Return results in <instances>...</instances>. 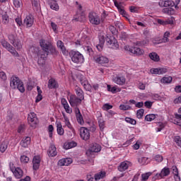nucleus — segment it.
Here are the masks:
<instances>
[{
  "mask_svg": "<svg viewBox=\"0 0 181 181\" xmlns=\"http://www.w3.org/2000/svg\"><path fill=\"white\" fill-rule=\"evenodd\" d=\"M18 134H23L25 132V124H21L18 129Z\"/></svg>",
  "mask_w": 181,
  "mask_h": 181,
  "instance_id": "59",
  "label": "nucleus"
},
{
  "mask_svg": "<svg viewBox=\"0 0 181 181\" xmlns=\"http://www.w3.org/2000/svg\"><path fill=\"white\" fill-rule=\"evenodd\" d=\"M87 181H97L95 176H93L91 175H88L86 177Z\"/></svg>",
  "mask_w": 181,
  "mask_h": 181,
  "instance_id": "62",
  "label": "nucleus"
},
{
  "mask_svg": "<svg viewBox=\"0 0 181 181\" xmlns=\"http://www.w3.org/2000/svg\"><path fill=\"white\" fill-rule=\"evenodd\" d=\"M48 88H59V83L54 78H51L48 81Z\"/></svg>",
  "mask_w": 181,
  "mask_h": 181,
  "instance_id": "27",
  "label": "nucleus"
},
{
  "mask_svg": "<svg viewBox=\"0 0 181 181\" xmlns=\"http://www.w3.org/2000/svg\"><path fill=\"white\" fill-rule=\"evenodd\" d=\"M112 108V105L106 103L104 104L103 106L102 107V109L103 110V111H108V110H111Z\"/></svg>",
  "mask_w": 181,
  "mask_h": 181,
  "instance_id": "56",
  "label": "nucleus"
},
{
  "mask_svg": "<svg viewBox=\"0 0 181 181\" xmlns=\"http://www.w3.org/2000/svg\"><path fill=\"white\" fill-rule=\"evenodd\" d=\"M152 175V173L148 172L144 174H141V181H148L149 177Z\"/></svg>",
  "mask_w": 181,
  "mask_h": 181,
  "instance_id": "46",
  "label": "nucleus"
},
{
  "mask_svg": "<svg viewBox=\"0 0 181 181\" xmlns=\"http://www.w3.org/2000/svg\"><path fill=\"white\" fill-rule=\"evenodd\" d=\"M80 136L83 141H88L90 139V130L86 127H81L80 129Z\"/></svg>",
  "mask_w": 181,
  "mask_h": 181,
  "instance_id": "12",
  "label": "nucleus"
},
{
  "mask_svg": "<svg viewBox=\"0 0 181 181\" xmlns=\"http://www.w3.org/2000/svg\"><path fill=\"white\" fill-rule=\"evenodd\" d=\"M64 122L66 127H67V128H69V129H71V131H72V132H74V129L73 128L71 123H70V120L69 119V118L65 117Z\"/></svg>",
  "mask_w": 181,
  "mask_h": 181,
  "instance_id": "43",
  "label": "nucleus"
},
{
  "mask_svg": "<svg viewBox=\"0 0 181 181\" xmlns=\"http://www.w3.org/2000/svg\"><path fill=\"white\" fill-rule=\"evenodd\" d=\"M64 108L67 114H71L73 112V110L71 109V107H70V105H69V104L64 106Z\"/></svg>",
  "mask_w": 181,
  "mask_h": 181,
  "instance_id": "58",
  "label": "nucleus"
},
{
  "mask_svg": "<svg viewBox=\"0 0 181 181\" xmlns=\"http://www.w3.org/2000/svg\"><path fill=\"white\" fill-rule=\"evenodd\" d=\"M169 36H170V33L167 31L164 33V36L162 40L153 42V43H154V45H159L160 43H166L167 42H169Z\"/></svg>",
  "mask_w": 181,
  "mask_h": 181,
  "instance_id": "25",
  "label": "nucleus"
},
{
  "mask_svg": "<svg viewBox=\"0 0 181 181\" xmlns=\"http://www.w3.org/2000/svg\"><path fill=\"white\" fill-rule=\"evenodd\" d=\"M20 159L21 163H28L29 162V157L26 156H21Z\"/></svg>",
  "mask_w": 181,
  "mask_h": 181,
  "instance_id": "55",
  "label": "nucleus"
},
{
  "mask_svg": "<svg viewBox=\"0 0 181 181\" xmlns=\"http://www.w3.org/2000/svg\"><path fill=\"white\" fill-rule=\"evenodd\" d=\"M156 117H158V115H154V114L147 115L145 117V121L151 122V121H153V119H155V118H156Z\"/></svg>",
  "mask_w": 181,
  "mask_h": 181,
  "instance_id": "41",
  "label": "nucleus"
},
{
  "mask_svg": "<svg viewBox=\"0 0 181 181\" xmlns=\"http://www.w3.org/2000/svg\"><path fill=\"white\" fill-rule=\"evenodd\" d=\"M40 168V156H35L33 157V170H39Z\"/></svg>",
  "mask_w": 181,
  "mask_h": 181,
  "instance_id": "17",
  "label": "nucleus"
},
{
  "mask_svg": "<svg viewBox=\"0 0 181 181\" xmlns=\"http://www.w3.org/2000/svg\"><path fill=\"white\" fill-rule=\"evenodd\" d=\"M49 6L53 11H59V9H60V7L56 1H51L49 2Z\"/></svg>",
  "mask_w": 181,
  "mask_h": 181,
  "instance_id": "39",
  "label": "nucleus"
},
{
  "mask_svg": "<svg viewBox=\"0 0 181 181\" xmlns=\"http://www.w3.org/2000/svg\"><path fill=\"white\" fill-rule=\"evenodd\" d=\"M99 115L100 116L98 117V125L100 131L103 132L105 128V121H104V119H103V116H101V112H99Z\"/></svg>",
  "mask_w": 181,
  "mask_h": 181,
  "instance_id": "28",
  "label": "nucleus"
},
{
  "mask_svg": "<svg viewBox=\"0 0 181 181\" xmlns=\"http://www.w3.org/2000/svg\"><path fill=\"white\" fill-rule=\"evenodd\" d=\"M149 43V40L148 38H145L144 40L141 41H137L136 42V45L139 46H146Z\"/></svg>",
  "mask_w": 181,
  "mask_h": 181,
  "instance_id": "45",
  "label": "nucleus"
},
{
  "mask_svg": "<svg viewBox=\"0 0 181 181\" xmlns=\"http://www.w3.org/2000/svg\"><path fill=\"white\" fill-rule=\"evenodd\" d=\"M124 49L126 50V52H130V53L136 54V56H142V54L144 53V49L138 47L125 45Z\"/></svg>",
  "mask_w": 181,
  "mask_h": 181,
  "instance_id": "8",
  "label": "nucleus"
},
{
  "mask_svg": "<svg viewBox=\"0 0 181 181\" xmlns=\"http://www.w3.org/2000/svg\"><path fill=\"white\" fill-rule=\"evenodd\" d=\"M39 43L42 49H38L37 52V56L38 57L37 63L40 66H44L49 54L57 56L59 52L57 51L55 46H53L50 42L46 40L41 39Z\"/></svg>",
  "mask_w": 181,
  "mask_h": 181,
  "instance_id": "1",
  "label": "nucleus"
},
{
  "mask_svg": "<svg viewBox=\"0 0 181 181\" xmlns=\"http://www.w3.org/2000/svg\"><path fill=\"white\" fill-rule=\"evenodd\" d=\"M75 92L78 98L84 100V91L78 86H75Z\"/></svg>",
  "mask_w": 181,
  "mask_h": 181,
  "instance_id": "29",
  "label": "nucleus"
},
{
  "mask_svg": "<svg viewBox=\"0 0 181 181\" xmlns=\"http://www.w3.org/2000/svg\"><path fill=\"white\" fill-rule=\"evenodd\" d=\"M153 104V103H152L151 101H146L144 103V105H145L146 108H151Z\"/></svg>",
  "mask_w": 181,
  "mask_h": 181,
  "instance_id": "63",
  "label": "nucleus"
},
{
  "mask_svg": "<svg viewBox=\"0 0 181 181\" xmlns=\"http://www.w3.org/2000/svg\"><path fill=\"white\" fill-rule=\"evenodd\" d=\"M163 128H165V124L160 122L158 123V127L156 128V132H160Z\"/></svg>",
  "mask_w": 181,
  "mask_h": 181,
  "instance_id": "57",
  "label": "nucleus"
},
{
  "mask_svg": "<svg viewBox=\"0 0 181 181\" xmlns=\"http://www.w3.org/2000/svg\"><path fill=\"white\" fill-rule=\"evenodd\" d=\"M1 46H3V47H4V49H6V50H8V52H10L11 53V54L13 56H14V57H19V54L18 53L16 49H15V47H13L12 45H11V44H9V42H8V41H6L5 40H1Z\"/></svg>",
  "mask_w": 181,
  "mask_h": 181,
  "instance_id": "6",
  "label": "nucleus"
},
{
  "mask_svg": "<svg viewBox=\"0 0 181 181\" xmlns=\"http://www.w3.org/2000/svg\"><path fill=\"white\" fill-rule=\"evenodd\" d=\"M8 42L13 45V46L17 50H21L22 49V42L18 38V35L16 34H10L8 35Z\"/></svg>",
  "mask_w": 181,
  "mask_h": 181,
  "instance_id": "5",
  "label": "nucleus"
},
{
  "mask_svg": "<svg viewBox=\"0 0 181 181\" xmlns=\"http://www.w3.org/2000/svg\"><path fill=\"white\" fill-rule=\"evenodd\" d=\"M6 149H8V142L3 141L0 144V152H1V153H4V152H5V151H6Z\"/></svg>",
  "mask_w": 181,
  "mask_h": 181,
  "instance_id": "42",
  "label": "nucleus"
},
{
  "mask_svg": "<svg viewBox=\"0 0 181 181\" xmlns=\"http://www.w3.org/2000/svg\"><path fill=\"white\" fill-rule=\"evenodd\" d=\"M107 91L112 93V94H115V93H117V87L115 86L111 87V85H107Z\"/></svg>",
  "mask_w": 181,
  "mask_h": 181,
  "instance_id": "53",
  "label": "nucleus"
},
{
  "mask_svg": "<svg viewBox=\"0 0 181 181\" xmlns=\"http://www.w3.org/2000/svg\"><path fill=\"white\" fill-rule=\"evenodd\" d=\"M80 83L86 91H91V85L88 83V81L87 80V78H86V77H81Z\"/></svg>",
  "mask_w": 181,
  "mask_h": 181,
  "instance_id": "14",
  "label": "nucleus"
},
{
  "mask_svg": "<svg viewBox=\"0 0 181 181\" xmlns=\"http://www.w3.org/2000/svg\"><path fill=\"white\" fill-rule=\"evenodd\" d=\"M28 122L31 128H36V125L39 123L36 113L31 112L28 115Z\"/></svg>",
  "mask_w": 181,
  "mask_h": 181,
  "instance_id": "7",
  "label": "nucleus"
},
{
  "mask_svg": "<svg viewBox=\"0 0 181 181\" xmlns=\"http://www.w3.org/2000/svg\"><path fill=\"white\" fill-rule=\"evenodd\" d=\"M174 141L177 144V146L181 148V137L180 136H175L174 138Z\"/></svg>",
  "mask_w": 181,
  "mask_h": 181,
  "instance_id": "54",
  "label": "nucleus"
},
{
  "mask_svg": "<svg viewBox=\"0 0 181 181\" xmlns=\"http://www.w3.org/2000/svg\"><path fill=\"white\" fill-rule=\"evenodd\" d=\"M32 5L35 9L39 8V0H32Z\"/></svg>",
  "mask_w": 181,
  "mask_h": 181,
  "instance_id": "60",
  "label": "nucleus"
},
{
  "mask_svg": "<svg viewBox=\"0 0 181 181\" xmlns=\"http://www.w3.org/2000/svg\"><path fill=\"white\" fill-rule=\"evenodd\" d=\"M113 83L117 86H125L127 84V78L122 74H116L112 78Z\"/></svg>",
  "mask_w": 181,
  "mask_h": 181,
  "instance_id": "9",
  "label": "nucleus"
},
{
  "mask_svg": "<svg viewBox=\"0 0 181 181\" xmlns=\"http://www.w3.org/2000/svg\"><path fill=\"white\" fill-rule=\"evenodd\" d=\"M169 71L168 68H153L150 70L151 74H166Z\"/></svg>",
  "mask_w": 181,
  "mask_h": 181,
  "instance_id": "15",
  "label": "nucleus"
},
{
  "mask_svg": "<svg viewBox=\"0 0 181 181\" xmlns=\"http://www.w3.org/2000/svg\"><path fill=\"white\" fill-rule=\"evenodd\" d=\"M10 87L13 90H15V88H18L20 93H25V86H23V82L21 81L18 76H11L10 81Z\"/></svg>",
  "mask_w": 181,
  "mask_h": 181,
  "instance_id": "2",
  "label": "nucleus"
},
{
  "mask_svg": "<svg viewBox=\"0 0 181 181\" xmlns=\"http://www.w3.org/2000/svg\"><path fill=\"white\" fill-rule=\"evenodd\" d=\"M49 156H52V158L57 155V148H56V146L51 145L48 150Z\"/></svg>",
  "mask_w": 181,
  "mask_h": 181,
  "instance_id": "30",
  "label": "nucleus"
},
{
  "mask_svg": "<svg viewBox=\"0 0 181 181\" xmlns=\"http://www.w3.org/2000/svg\"><path fill=\"white\" fill-rule=\"evenodd\" d=\"M148 56L151 60H153V62H159V60H160L159 55H158L156 52H151Z\"/></svg>",
  "mask_w": 181,
  "mask_h": 181,
  "instance_id": "38",
  "label": "nucleus"
},
{
  "mask_svg": "<svg viewBox=\"0 0 181 181\" xmlns=\"http://www.w3.org/2000/svg\"><path fill=\"white\" fill-rule=\"evenodd\" d=\"M175 22V18L171 17L170 18H168L165 21L158 19L157 23L159 25H163V26H165V25H173Z\"/></svg>",
  "mask_w": 181,
  "mask_h": 181,
  "instance_id": "21",
  "label": "nucleus"
},
{
  "mask_svg": "<svg viewBox=\"0 0 181 181\" xmlns=\"http://www.w3.org/2000/svg\"><path fill=\"white\" fill-rule=\"evenodd\" d=\"M101 151V146L98 144H93L92 146L89 148V152L90 155H93V153H97Z\"/></svg>",
  "mask_w": 181,
  "mask_h": 181,
  "instance_id": "23",
  "label": "nucleus"
},
{
  "mask_svg": "<svg viewBox=\"0 0 181 181\" xmlns=\"http://www.w3.org/2000/svg\"><path fill=\"white\" fill-rule=\"evenodd\" d=\"M69 56L72 62L76 63V64H82V63H84V56H83L78 51H71L69 52Z\"/></svg>",
  "mask_w": 181,
  "mask_h": 181,
  "instance_id": "4",
  "label": "nucleus"
},
{
  "mask_svg": "<svg viewBox=\"0 0 181 181\" xmlns=\"http://www.w3.org/2000/svg\"><path fill=\"white\" fill-rule=\"evenodd\" d=\"M85 50L88 53L89 56H94V51H93V48L90 46L85 47Z\"/></svg>",
  "mask_w": 181,
  "mask_h": 181,
  "instance_id": "51",
  "label": "nucleus"
},
{
  "mask_svg": "<svg viewBox=\"0 0 181 181\" xmlns=\"http://www.w3.org/2000/svg\"><path fill=\"white\" fill-rule=\"evenodd\" d=\"M174 104H181V96H179L174 100Z\"/></svg>",
  "mask_w": 181,
  "mask_h": 181,
  "instance_id": "64",
  "label": "nucleus"
},
{
  "mask_svg": "<svg viewBox=\"0 0 181 181\" xmlns=\"http://www.w3.org/2000/svg\"><path fill=\"white\" fill-rule=\"evenodd\" d=\"M93 59L98 64H107L109 62L108 58L102 55H97L94 57Z\"/></svg>",
  "mask_w": 181,
  "mask_h": 181,
  "instance_id": "16",
  "label": "nucleus"
},
{
  "mask_svg": "<svg viewBox=\"0 0 181 181\" xmlns=\"http://www.w3.org/2000/svg\"><path fill=\"white\" fill-rule=\"evenodd\" d=\"M119 108L122 111H128V110L132 109V107L129 105H120Z\"/></svg>",
  "mask_w": 181,
  "mask_h": 181,
  "instance_id": "49",
  "label": "nucleus"
},
{
  "mask_svg": "<svg viewBox=\"0 0 181 181\" xmlns=\"http://www.w3.org/2000/svg\"><path fill=\"white\" fill-rule=\"evenodd\" d=\"M68 100L71 107H75L76 108H77V107L81 104V101L83 100V99H81L80 98L77 97V95L73 94L69 95Z\"/></svg>",
  "mask_w": 181,
  "mask_h": 181,
  "instance_id": "11",
  "label": "nucleus"
},
{
  "mask_svg": "<svg viewBox=\"0 0 181 181\" xmlns=\"http://www.w3.org/2000/svg\"><path fill=\"white\" fill-rule=\"evenodd\" d=\"M12 173L16 179H21L22 176H23V170L21 168H16Z\"/></svg>",
  "mask_w": 181,
  "mask_h": 181,
  "instance_id": "26",
  "label": "nucleus"
},
{
  "mask_svg": "<svg viewBox=\"0 0 181 181\" xmlns=\"http://www.w3.org/2000/svg\"><path fill=\"white\" fill-rule=\"evenodd\" d=\"M107 176V173L105 171H100L99 173L95 174V178L96 181L101 180V179H104Z\"/></svg>",
  "mask_w": 181,
  "mask_h": 181,
  "instance_id": "34",
  "label": "nucleus"
},
{
  "mask_svg": "<svg viewBox=\"0 0 181 181\" xmlns=\"http://www.w3.org/2000/svg\"><path fill=\"white\" fill-rule=\"evenodd\" d=\"M73 163V159L71 158H62L58 161L59 166H69Z\"/></svg>",
  "mask_w": 181,
  "mask_h": 181,
  "instance_id": "20",
  "label": "nucleus"
},
{
  "mask_svg": "<svg viewBox=\"0 0 181 181\" xmlns=\"http://www.w3.org/2000/svg\"><path fill=\"white\" fill-rule=\"evenodd\" d=\"M56 125H57V132L58 135H60L61 136L64 135V129H63L62 122H59L56 123Z\"/></svg>",
  "mask_w": 181,
  "mask_h": 181,
  "instance_id": "32",
  "label": "nucleus"
},
{
  "mask_svg": "<svg viewBox=\"0 0 181 181\" xmlns=\"http://www.w3.org/2000/svg\"><path fill=\"white\" fill-rule=\"evenodd\" d=\"M1 19L4 25H8V23H9V16H8L6 12L1 13Z\"/></svg>",
  "mask_w": 181,
  "mask_h": 181,
  "instance_id": "37",
  "label": "nucleus"
},
{
  "mask_svg": "<svg viewBox=\"0 0 181 181\" xmlns=\"http://www.w3.org/2000/svg\"><path fill=\"white\" fill-rule=\"evenodd\" d=\"M88 21L90 25L93 26H98L103 23V18L100 16V14L95 11H90L88 15Z\"/></svg>",
  "mask_w": 181,
  "mask_h": 181,
  "instance_id": "3",
  "label": "nucleus"
},
{
  "mask_svg": "<svg viewBox=\"0 0 181 181\" xmlns=\"http://www.w3.org/2000/svg\"><path fill=\"white\" fill-rule=\"evenodd\" d=\"M124 121L127 122V124H131V125H136V120L131 117H125Z\"/></svg>",
  "mask_w": 181,
  "mask_h": 181,
  "instance_id": "47",
  "label": "nucleus"
},
{
  "mask_svg": "<svg viewBox=\"0 0 181 181\" xmlns=\"http://www.w3.org/2000/svg\"><path fill=\"white\" fill-rule=\"evenodd\" d=\"M57 47H59V49H60V50L64 56H67V54H69V51L66 49V47H64V43L62 42V40L57 41Z\"/></svg>",
  "mask_w": 181,
  "mask_h": 181,
  "instance_id": "24",
  "label": "nucleus"
},
{
  "mask_svg": "<svg viewBox=\"0 0 181 181\" xmlns=\"http://www.w3.org/2000/svg\"><path fill=\"white\" fill-rule=\"evenodd\" d=\"M154 159L156 162H162V160H163V157L160 155H156L155 157H154Z\"/></svg>",
  "mask_w": 181,
  "mask_h": 181,
  "instance_id": "61",
  "label": "nucleus"
},
{
  "mask_svg": "<svg viewBox=\"0 0 181 181\" xmlns=\"http://www.w3.org/2000/svg\"><path fill=\"white\" fill-rule=\"evenodd\" d=\"M138 162L140 165H148L151 163V159L148 157H140L138 158Z\"/></svg>",
  "mask_w": 181,
  "mask_h": 181,
  "instance_id": "35",
  "label": "nucleus"
},
{
  "mask_svg": "<svg viewBox=\"0 0 181 181\" xmlns=\"http://www.w3.org/2000/svg\"><path fill=\"white\" fill-rule=\"evenodd\" d=\"M170 175V170H169V168H164L162 169L160 173H157L155 175V179H162L163 177H165V176H169Z\"/></svg>",
  "mask_w": 181,
  "mask_h": 181,
  "instance_id": "13",
  "label": "nucleus"
},
{
  "mask_svg": "<svg viewBox=\"0 0 181 181\" xmlns=\"http://www.w3.org/2000/svg\"><path fill=\"white\" fill-rule=\"evenodd\" d=\"M173 80V78L172 76H164L161 78L160 83L162 84H170Z\"/></svg>",
  "mask_w": 181,
  "mask_h": 181,
  "instance_id": "36",
  "label": "nucleus"
},
{
  "mask_svg": "<svg viewBox=\"0 0 181 181\" xmlns=\"http://www.w3.org/2000/svg\"><path fill=\"white\" fill-rule=\"evenodd\" d=\"M35 20L33 16L29 15L25 17L24 19V24L27 26V28H32Z\"/></svg>",
  "mask_w": 181,
  "mask_h": 181,
  "instance_id": "22",
  "label": "nucleus"
},
{
  "mask_svg": "<svg viewBox=\"0 0 181 181\" xmlns=\"http://www.w3.org/2000/svg\"><path fill=\"white\" fill-rule=\"evenodd\" d=\"M30 136H24L20 141V145L22 148H28L29 145H30Z\"/></svg>",
  "mask_w": 181,
  "mask_h": 181,
  "instance_id": "19",
  "label": "nucleus"
},
{
  "mask_svg": "<svg viewBox=\"0 0 181 181\" xmlns=\"http://www.w3.org/2000/svg\"><path fill=\"white\" fill-rule=\"evenodd\" d=\"M163 13H167V15H174L175 14V9L172 8H165L163 9Z\"/></svg>",
  "mask_w": 181,
  "mask_h": 181,
  "instance_id": "44",
  "label": "nucleus"
},
{
  "mask_svg": "<svg viewBox=\"0 0 181 181\" xmlns=\"http://www.w3.org/2000/svg\"><path fill=\"white\" fill-rule=\"evenodd\" d=\"M13 5L15 8H21V6L23 5L22 0H13Z\"/></svg>",
  "mask_w": 181,
  "mask_h": 181,
  "instance_id": "52",
  "label": "nucleus"
},
{
  "mask_svg": "<svg viewBox=\"0 0 181 181\" xmlns=\"http://www.w3.org/2000/svg\"><path fill=\"white\" fill-rule=\"evenodd\" d=\"M77 110L78 113L76 114V121L80 125H84V119H83V115L80 112V109L77 108Z\"/></svg>",
  "mask_w": 181,
  "mask_h": 181,
  "instance_id": "31",
  "label": "nucleus"
},
{
  "mask_svg": "<svg viewBox=\"0 0 181 181\" xmlns=\"http://www.w3.org/2000/svg\"><path fill=\"white\" fill-rule=\"evenodd\" d=\"M163 6L165 8L173 7L175 6V1L171 0H166L163 2Z\"/></svg>",
  "mask_w": 181,
  "mask_h": 181,
  "instance_id": "40",
  "label": "nucleus"
},
{
  "mask_svg": "<svg viewBox=\"0 0 181 181\" xmlns=\"http://www.w3.org/2000/svg\"><path fill=\"white\" fill-rule=\"evenodd\" d=\"M105 40H106L107 45L111 49H118V47H119L118 41L114 37L107 35Z\"/></svg>",
  "mask_w": 181,
  "mask_h": 181,
  "instance_id": "10",
  "label": "nucleus"
},
{
  "mask_svg": "<svg viewBox=\"0 0 181 181\" xmlns=\"http://www.w3.org/2000/svg\"><path fill=\"white\" fill-rule=\"evenodd\" d=\"M76 146H77V143L73 141L65 143L64 145V149H71V148H76Z\"/></svg>",
  "mask_w": 181,
  "mask_h": 181,
  "instance_id": "33",
  "label": "nucleus"
},
{
  "mask_svg": "<svg viewBox=\"0 0 181 181\" xmlns=\"http://www.w3.org/2000/svg\"><path fill=\"white\" fill-rule=\"evenodd\" d=\"M131 166V162L129 161H123L118 166L117 169L119 172H125L128 168Z\"/></svg>",
  "mask_w": 181,
  "mask_h": 181,
  "instance_id": "18",
  "label": "nucleus"
},
{
  "mask_svg": "<svg viewBox=\"0 0 181 181\" xmlns=\"http://www.w3.org/2000/svg\"><path fill=\"white\" fill-rule=\"evenodd\" d=\"M145 112V110L139 109L136 112V117L139 119H141L144 117V113Z\"/></svg>",
  "mask_w": 181,
  "mask_h": 181,
  "instance_id": "48",
  "label": "nucleus"
},
{
  "mask_svg": "<svg viewBox=\"0 0 181 181\" xmlns=\"http://www.w3.org/2000/svg\"><path fill=\"white\" fill-rule=\"evenodd\" d=\"M53 131H54V127H53V124H49L48 126V132L49 138H53Z\"/></svg>",
  "mask_w": 181,
  "mask_h": 181,
  "instance_id": "50",
  "label": "nucleus"
}]
</instances>
